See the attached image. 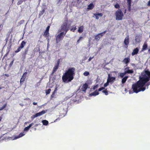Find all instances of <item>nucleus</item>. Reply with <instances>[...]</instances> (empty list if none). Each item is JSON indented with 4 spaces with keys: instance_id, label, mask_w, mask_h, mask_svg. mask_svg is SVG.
Returning a JSON list of instances; mask_svg holds the SVG:
<instances>
[{
    "instance_id": "052dcab7",
    "label": "nucleus",
    "mask_w": 150,
    "mask_h": 150,
    "mask_svg": "<svg viewBox=\"0 0 150 150\" xmlns=\"http://www.w3.org/2000/svg\"><path fill=\"white\" fill-rule=\"evenodd\" d=\"M8 53V52H7L5 55V57L6 56Z\"/></svg>"
},
{
    "instance_id": "6e6d98bb",
    "label": "nucleus",
    "mask_w": 150,
    "mask_h": 150,
    "mask_svg": "<svg viewBox=\"0 0 150 150\" xmlns=\"http://www.w3.org/2000/svg\"><path fill=\"white\" fill-rule=\"evenodd\" d=\"M83 38L82 37V36H80L79 38V39L80 40L82 39Z\"/></svg>"
},
{
    "instance_id": "412c9836",
    "label": "nucleus",
    "mask_w": 150,
    "mask_h": 150,
    "mask_svg": "<svg viewBox=\"0 0 150 150\" xmlns=\"http://www.w3.org/2000/svg\"><path fill=\"white\" fill-rule=\"evenodd\" d=\"M26 44V42L24 41H23L21 43L19 47L22 49L25 45Z\"/></svg>"
},
{
    "instance_id": "ddd939ff",
    "label": "nucleus",
    "mask_w": 150,
    "mask_h": 150,
    "mask_svg": "<svg viewBox=\"0 0 150 150\" xmlns=\"http://www.w3.org/2000/svg\"><path fill=\"white\" fill-rule=\"evenodd\" d=\"M130 60L129 57L125 58L122 61V62L126 64V66L127 65V64L130 62Z\"/></svg>"
},
{
    "instance_id": "1a4fd4ad",
    "label": "nucleus",
    "mask_w": 150,
    "mask_h": 150,
    "mask_svg": "<svg viewBox=\"0 0 150 150\" xmlns=\"http://www.w3.org/2000/svg\"><path fill=\"white\" fill-rule=\"evenodd\" d=\"M59 59L57 61V64L53 68L52 74H53L58 69L59 67Z\"/></svg>"
},
{
    "instance_id": "4468645a",
    "label": "nucleus",
    "mask_w": 150,
    "mask_h": 150,
    "mask_svg": "<svg viewBox=\"0 0 150 150\" xmlns=\"http://www.w3.org/2000/svg\"><path fill=\"white\" fill-rule=\"evenodd\" d=\"M139 50L138 47L134 49L133 51V52L132 53V56H134L137 54L139 52Z\"/></svg>"
},
{
    "instance_id": "0eeeda50",
    "label": "nucleus",
    "mask_w": 150,
    "mask_h": 150,
    "mask_svg": "<svg viewBox=\"0 0 150 150\" xmlns=\"http://www.w3.org/2000/svg\"><path fill=\"white\" fill-rule=\"evenodd\" d=\"M27 74V72H25L23 73L20 81V84L21 85L22 84L23 82L25 81V79L26 78Z\"/></svg>"
},
{
    "instance_id": "8fccbe9b",
    "label": "nucleus",
    "mask_w": 150,
    "mask_h": 150,
    "mask_svg": "<svg viewBox=\"0 0 150 150\" xmlns=\"http://www.w3.org/2000/svg\"><path fill=\"white\" fill-rule=\"evenodd\" d=\"M60 120V118L59 117H58L57 119H56V120L54 121V122H57L58 120Z\"/></svg>"
},
{
    "instance_id": "09e8293b",
    "label": "nucleus",
    "mask_w": 150,
    "mask_h": 150,
    "mask_svg": "<svg viewBox=\"0 0 150 150\" xmlns=\"http://www.w3.org/2000/svg\"><path fill=\"white\" fill-rule=\"evenodd\" d=\"M93 58V57H90L89 59H88V62H90V61L91 59H92Z\"/></svg>"
},
{
    "instance_id": "72a5a7b5",
    "label": "nucleus",
    "mask_w": 150,
    "mask_h": 150,
    "mask_svg": "<svg viewBox=\"0 0 150 150\" xmlns=\"http://www.w3.org/2000/svg\"><path fill=\"white\" fill-rule=\"evenodd\" d=\"M102 92L104 93L105 95H107L108 94V91L107 89H105L103 91H102Z\"/></svg>"
},
{
    "instance_id": "6ab92c4d",
    "label": "nucleus",
    "mask_w": 150,
    "mask_h": 150,
    "mask_svg": "<svg viewBox=\"0 0 150 150\" xmlns=\"http://www.w3.org/2000/svg\"><path fill=\"white\" fill-rule=\"evenodd\" d=\"M33 125V123H32L30 124L27 127H25L24 129V130L25 131H28L30 128Z\"/></svg>"
},
{
    "instance_id": "58836bf2",
    "label": "nucleus",
    "mask_w": 150,
    "mask_h": 150,
    "mask_svg": "<svg viewBox=\"0 0 150 150\" xmlns=\"http://www.w3.org/2000/svg\"><path fill=\"white\" fill-rule=\"evenodd\" d=\"M131 4H128V11H131Z\"/></svg>"
},
{
    "instance_id": "13d9d810",
    "label": "nucleus",
    "mask_w": 150,
    "mask_h": 150,
    "mask_svg": "<svg viewBox=\"0 0 150 150\" xmlns=\"http://www.w3.org/2000/svg\"><path fill=\"white\" fill-rule=\"evenodd\" d=\"M37 103H35V102H34L33 103V104L34 105H37Z\"/></svg>"
},
{
    "instance_id": "0e129e2a",
    "label": "nucleus",
    "mask_w": 150,
    "mask_h": 150,
    "mask_svg": "<svg viewBox=\"0 0 150 150\" xmlns=\"http://www.w3.org/2000/svg\"><path fill=\"white\" fill-rule=\"evenodd\" d=\"M148 52L150 54V49H149Z\"/></svg>"
},
{
    "instance_id": "4d7b16f0",
    "label": "nucleus",
    "mask_w": 150,
    "mask_h": 150,
    "mask_svg": "<svg viewBox=\"0 0 150 150\" xmlns=\"http://www.w3.org/2000/svg\"><path fill=\"white\" fill-rule=\"evenodd\" d=\"M80 40H79V39L77 40V42H76V44H78L79 43V41Z\"/></svg>"
},
{
    "instance_id": "a211bd4d",
    "label": "nucleus",
    "mask_w": 150,
    "mask_h": 150,
    "mask_svg": "<svg viewBox=\"0 0 150 150\" xmlns=\"http://www.w3.org/2000/svg\"><path fill=\"white\" fill-rule=\"evenodd\" d=\"M83 29L84 27L83 25L80 26L78 28V32L80 33H82L83 31Z\"/></svg>"
},
{
    "instance_id": "774afa93",
    "label": "nucleus",
    "mask_w": 150,
    "mask_h": 150,
    "mask_svg": "<svg viewBox=\"0 0 150 150\" xmlns=\"http://www.w3.org/2000/svg\"><path fill=\"white\" fill-rule=\"evenodd\" d=\"M149 38H150V35H149Z\"/></svg>"
},
{
    "instance_id": "f704fd0d",
    "label": "nucleus",
    "mask_w": 150,
    "mask_h": 150,
    "mask_svg": "<svg viewBox=\"0 0 150 150\" xmlns=\"http://www.w3.org/2000/svg\"><path fill=\"white\" fill-rule=\"evenodd\" d=\"M28 52V49H26L25 50L23 54V55H24L25 56V57L26 55L27 54Z\"/></svg>"
},
{
    "instance_id": "f03ea898",
    "label": "nucleus",
    "mask_w": 150,
    "mask_h": 150,
    "mask_svg": "<svg viewBox=\"0 0 150 150\" xmlns=\"http://www.w3.org/2000/svg\"><path fill=\"white\" fill-rule=\"evenodd\" d=\"M75 68L69 67L63 74L62 77V81L65 83L70 82L74 79L75 74Z\"/></svg>"
},
{
    "instance_id": "aec40b11",
    "label": "nucleus",
    "mask_w": 150,
    "mask_h": 150,
    "mask_svg": "<svg viewBox=\"0 0 150 150\" xmlns=\"http://www.w3.org/2000/svg\"><path fill=\"white\" fill-rule=\"evenodd\" d=\"M94 15L96 17V18L97 19H99V17L98 16H100V17H101L103 16V14L100 13H95L94 14Z\"/></svg>"
},
{
    "instance_id": "39448f33",
    "label": "nucleus",
    "mask_w": 150,
    "mask_h": 150,
    "mask_svg": "<svg viewBox=\"0 0 150 150\" xmlns=\"http://www.w3.org/2000/svg\"><path fill=\"white\" fill-rule=\"evenodd\" d=\"M65 34L64 33V32H60L59 34L55 35V40L56 43H58L62 41L63 39Z\"/></svg>"
},
{
    "instance_id": "473e14b6",
    "label": "nucleus",
    "mask_w": 150,
    "mask_h": 150,
    "mask_svg": "<svg viewBox=\"0 0 150 150\" xmlns=\"http://www.w3.org/2000/svg\"><path fill=\"white\" fill-rule=\"evenodd\" d=\"M56 93H57L56 92L54 91L53 92L52 94L51 95V99H52V98H53L54 97V96H55V94Z\"/></svg>"
},
{
    "instance_id": "69168bd1",
    "label": "nucleus",
    "mask_w": 150,
    "mask_h": 150,
    "mask_svg": "<svg viewBox=\"0 0 150 150\" xmlns=\"http://www.w3.org/2000/svg\"><path fill=\"white\" fill-rule=\"evenodd\" d=\"M2 119V117H0V121Z\"/></svg>"
},
{
    "instance_id": "c03bdc74",
    "label": "nucleus",
    "mask_w": 150,
    "mask_h": 150,
    "mask_svg": "<svg viewBox=\"0 0 150 150\" xmlns=\"http://www.w3.org/2000/svg\"><path fill=\"white\" fill-rule=\"evenodd\" d=\"M98 84H97V85H96L95 86H94L93 88V90H95L97 88H98Z\"/></svg>"
},
{
    "instance_id": "4c0bfd02",
    "label": "nucleus",
    "mask_w": 150,
    "mask_h": 150,
    "mask_svg": "<svg viewBox=\"0 0 150 150\" xmlns=\"http://www.w3.org/2000/svg\"><path fill=\"white\" fill-rule=\"evenodd\" d=\"M114 7L116 8L119 9L120 8V6L118 4H117L115 5Z\"/></svg>"
},
{
    "instance_id": "3c124183",
    "label": "nucleus",
    "mask_w": 150,
    "mask_h": 150,
    "mask_svg": "<svg viewBox=\"0 0 150 150\" xmlns=\"http://www.w3.org/2000/svg\"><path fill=\"white\" fill-rule=\"evenodd\" d=\"M46 39H47V41L48 42V44H47V45L49 44V42L50 41V39L48 37L46 38Z\"/></svg>"
},
{
    "instance_id": "37998d69",
    "label": "nucleus",
    "mask_w": 150,
    "mask_h": 150,
    "mask_svg": "<svg viewBox=\"0 0 150 150\" xmlns=\"http://www.w3.org/2000/svg\"><path fill=\"white\" fill-rule=\"evenodd\" d=\"M37 117V116L36 115V114L34 115H32L31 117V118L32 119H34L35 118Z\"/></svg>"
},
{
    "instance_id": "79ce46f5",
    "label": "nucleus",
    "mask_w": 150,
    "mask_h": 150,
    "mask_svg": "<svg viewBox=\"0 0 150 150\" xmlns=\"http://www.w3.org/2000/svg\"><path fill=\"white\" fill-rule=\"evenodd\" d=\"M105 89V87H102L100 88H99L98 89V91H100L103 89Z\"/></svg>"
},
{
    "instance_id": "a19ab883",
    "label": "nucleus",
    "mask_w": 150,
    "mask_h": 150,
    "mask_svg": "<svg viewBox=\"0 0 150 150\" xmlns=\"http://www.w3.org/2000/svg\"><path fill=\"white\" fill-rule=\"evenodd\" d=\"M23 2V1L22 0H19L17 2V4L18 5H20Z\"/></svg>"
},
{
    "instance_id": "603ef678",
    "label": "nucleus",
    "mask_w": 150,
    "mask_h": 150,
    "mask_svg": "<svg viewBox=\"0 0 150 150\" xmlns=\"http://www.w3.org/2000/svg\"><path fill=\"white\" fill-rule=\"evenodd\" d=\"M57 87H56L55 88L54 91L57 92Z\"/></svg>"
},
{
    "instance_id": "864d4df0",
    "label": "nucleus",
    "mask_w": 150,
    "mask_h": 150,
    "mask_svg": "<svg viewBox=\"0 0 150 150\" xmlns=\"http://www.w3.org/2000/svg\"><path fill=\"white\" fill-rule=\"evenodd\" d=\"M147 5L149 6H150V0L148 2Z\"/></svg>"
},
{
    "instance_id": "c85d7f7f",
    "label": "nucleus",
    "mask_w": 150,
    "mask_h": 150,
    "mask_svg": "<svg viewBox=\"0 0 150 150\" xmlns=\"http://www.w3.org/2000/svg\"><path fill=\"white\" fill-rule=\"evenodd\" d=\"M25 135V134L24 132H21V133L20 134H19V135L17 137H16V138H18L20 137H21L23 136H24Z\"/></svg>"
},
{
    "instance_id": "f3484780",
    "label": "nucleus",
    "mask_w": 150,
    "mask_h": 150,
    "mask_svg": "<svg viewBox=\"0 0 150 150\" xmlns=\"http://www.w3.org/2000/svg\"><path fill=\"white\" fill-rule=\"evenodd\" d=\"M128 78V76H125L124 77H123L122 79V81H121L122 83V84L125 83L126 82L127 79Z\"/></svg>"
},
{
    "instance_id": "c9c22d12",
    "label": "nucleus",
    "mask_w": 150,
    "mask_h": 150,
    "mask_svg": "<svg viewBox=\"0 0 150 150\" xmlns=\"http://www.w3.org/2000/svg\"><path fill=\"white\" fill-rule=\"evenodd\" d=\"M6 103L4 104L2 107L0 108V110H2L4 109L6 107Z\"/></svg>"
},
{
    "instance_id": "2f4dec72",
    "label": "nucleus",
    "mask_w": 150,
    "mask_h": 150,
    "mask_svg": "<svg viewBox=\"0 0 150 150\" xmlns=\"http://www.w3.org/2000/svg\"><path fill=\"white\" fill-rule=\"evenodd\" d=\"M51 91V89L50 88L48 89V90H46L45 91V93L47 95L49 94Z\"/></svg>"
},
{
    "instance_id": "a878e982",
    "label": "nucleus",
    "mask_w": 150,
    "mask_h": 150,
    "mask_svg": "<svg viewBox=\"0 0 150 150\" xmlns=\"http://www.w3.org/2000/svg\"><path fill=\"white\" fill-rule=\"evenodd\" d=\"M45 8H43L41 11H40L39 13V16H41L45 13Z\"/></svg>"
},
{
    "instance_id": "bb28decb",
    "label": "nucleus",
    "mask_w": 150,
    "mask_h": 150,
    "mask_svg": "<svg viewBox=\"0 0 150 150\" xmlns=\"http://www.w3.org/2000/svg\"><path fill=\"white\" fill-rule=\"evenodd\" d=\"M99 94V93L98 92L97 90H96L91 93V96H96L98 95Z\"/></svg>"
},
{
    "instance_id": "dca6fc26",
    "label": "nucleus",
    "mask_w": 150,
    "mask_h": 150,
    "mask_svg": "<svg viewBox=\"0 0 150 150\" xmlns=\"http://www.w3.org/2000/svg\"><path fill=\"white\" fill-rule=\"evenodd\" d=\"M46 112L45 110H43L40 112L36 113V115L37 116V117L39 116L44 114Z\"/></svg>"
},
{
    "instance_id": "49530a36",
    "label": "nucleus",
    "mask_w": 150,
    "mask_h": 150,
    "mask_svg": "<svg viewBox=\"0 0 150 150\" xmlns=\"http://www.w3.org/2000/svg\"><path fill=\"white\" fill-rule=\"evenodd\" d=\"M127 1L128 4H131L132 0H127Z\"/></svg>"
},
{
    "instance_id": "4be33fe9",
    "label": "nucleus",
    "mask_w": 150,
    "mask_h": 150,
    "mask_svg": "<svg viewBox=\"0 0 150 150\" xmlns=\"http://www.w3.org/2000/svg\"><path fill=\"white\" fill-rule=\"evenodd\" d=\"M49 35V32L45 30L43 35L46 38H48Z\"/></svg>"
},
{
    "instance_id": "e2e57ef3",
    "label": "nucleus",
    "mask_w": 150,
    "mask_h": 150,
    "mask_svg": "<svg viewBox=\"0 0 150 150\" xmlns=\"http://www.w3.org/2000/svg\"><path fill=\"white\" fill-rule=\"evenodd\" d=\"M5 40H6V42H7V41H8V38H6V39H5Z\"/></svg>"
},
{
    "instance_id": "5701e85b",
    "label": "nucleus",
    "mask_w": 150,
    "mask_h": 150,
    "mask_svg": "<svg viewBox=\"0 0 150 150\" xmlns=\"http://www.w3.org/2000/svg\"><path fill=\"white\" fill-rule=\"evenodd\" d=\"M76 29V26L74 25L72 26V28L70 29V31L74 32L75 31Z\"/></svg>"
},
{
    "instance_id": "7c9ffc66",
    "label": "nucleus",
    "mask_w": 150,
    "mask_h": 150,
    "mask_svg": "<svg viewBox=\"0 0 150 150\" xmlns=\"http://www.w3.org/2000/svg\"><path fill=\"white\" fill-rule=\"evenodd\" d=\"M22 49L20 47H19L15 51V53H17L21 51Z\"/></svg>"
},
{
    "instance_id": "9d476101",
    "label": "nucleus",
    "mask_w": 150,
    "mask_h": 150,
    "mask_svg": "<svg viewBox=\"0 0 150 150\" xmlns=\"http://www.w3.org/2000/svg\"><path fill=\"white\" fill-rule=\"evenodd\" d=\"M129 38L128 35L127 36L124 40V44L126 46V48H127L129 43Z\"/></svg>"
},
{
    "instance_id": "f257e3e1",
    "label": "nucleus",
    "mask_w": 150,
    "mask_h": 150,
    "mask_svg": "<svg viewBox=\"0 0 150 150\" xmlns=\"http://www.w3.org/2000/svg\"><path fill=\"white\" fill-rule=\"evenodd\" d=\"M145 72V73L142 75V77H139V80L132 85V88L135 93H137L141 91H143L145 90L146 88L144 86L150 79V72L146 70Z\"/></svg>"
},
{
    "instance_id": "423d86ee",
    "label": "nucleus",
    "mask_w": 150,
    "mask_h": 150,
    "mask_svg": "<svg viewBox=\"0 0 150 150\" xmlns=\"http://www.w3.org/2000/svg\"><path fill=\"white\" fill-rule=\"evenodd\" d=\"M107 30H105L102 33L98 34V35H96L95 37V39L97 40L98 41L99 40L100 38L102 37V36L104 35L105 33L106 32Z\"/></svg>"
},
{
    "instance_id": "a18cd8bd",
    "label": "nucleus",
    "mask_w": 150,
    "mask_h": 150,
    "mask_svg": "<svg viewBox=\"0 0 150 150\" xmlns=\"http://www.w3.org/2000/svg\"><path fill=\"white\" fill-rule=\"evenodd\" d=\"M50 25H48L47 26V27L46 30H45L49 32V29H50Z\"/></svg>"
},
{
    "instance_id": "bf43d9fd",
    "label": "nucleus",
    "mask_w": 150,
    "mask_h": 150,
    "mask_svg": "<svg viewBox=\"0 0 150 150\" xmlns=\"http://www.w3.org/2000/svg\"><path fill=\"white\" fill-rule=\"evenodd\" d=\"M147 85L148 86H149L150 85V82H148L147 83Z\"/></svg>"
},
{
    "instance_id": "338daca9",
    "label": "nucleus",
    "mask_w": 150,
    "mask_h": 150,
    "mask_svg": "<svg viewBox=\"0 0 150 150\" xmlns=\"http://www.w3.org/2000/svg\"><path fill=\"white\" fill-rule=\"evenodd\" d=\"M38 125V124H36L35 125V126H37Z\"/></svg>"
},
{
    "instance_id": "f8f14e48",
    "label": "nucleus",
    "mask_w": 150,
    "mask_h": 150,
    "mask_svg": "<svg viewBox=\"0 0 150 150\" xmlns=\"http://www.w3.org/2000/svg\"><path fill=\"white\" fill-rule=\"evenodd\" d=\"M88 85L87 83H85L84 84H83L82 86V88H81V90L82 91L85 92L86 89L88 88Z\"/></svg>"
},
{
    "instance_id": "20e7f679",
    "label": "nucleus",
    "mask_w": 150,
    "mask_h": 150,
    "mask_svg": "<svg viewBox=\"0 0 150 150\" xmlns=\"http://www.w3.org/2000/svg\"><path fill=\"white\" fill-rule=\"evenodd\" d=\"M115 15L116 20H121L122 19L124 14L121 9H118L116 11Z\"/></svg>"
},
{
    "instance_id": "ea45409f",
    "label": "nucleus",
    "mask_w": 150,
    "mask_h": 150,
    "mask_svg": "<svg viewBox=\"0 0 150 150\" xmlns=\"http://www.w3.org/2000/svg\"><path fill=\"white\" fill-rule=\"evenodd\" d=\"M109 83L108 82V81L107 80V81L106 83H105L104 84V87L105 88V87H106V86H107L109 85Z\"/></svg>"
},
{
    "instance_id": "b1692460",
    "label": "nucleus",
    "mask_w": 150,
    "mask_h": 150,
    "mask_svg": "<svg viewBox=\"0 0 150 150\" xmlns=\"http://www.w3.org/2000/svg\"><path fill=\"white\" fill-rule=\"evenodd\" d=\"M126 74L125 72L123 73H119L118 74V76L121 78H123L124 77V76Z\"/></svg>"
},
{
    "instance_id": "9b49d317",
    "label": "nucleus",
    "mask_w": 150,
    "mask_h": 150,
    "mask_svg": "<svg viewBox=\"0 0 150 150\" xmlns=\"http://www.w3.org/2000/svg\"><path fill=\"white\" fill-rule=\"evenodd\" d=\"M129 67H127L125 69V72L126 74H132L134 71L132 69H129Z\"/></svg>"
},
{
    "instance_id": "e433bc0d",
    "label": "nucleus",
    "mask_w": 150,
    "mask_h": 150,
    "mask_svg": "<svg viewBox=\"0 0 150 150\" xmlns=\"http://www.w3.org/2000/svg\"><path fill=\"white\" fill-rule=\"evenodd\" d=\"M89 74V72L87 71H86L83 74L86 76H88Z\"/></svg>"
},
{
    "instance_id": "6e6552de",
    "label": "nucleus",
    "mask_w": 150,
    "mask_h": 150,
    "mask_svg": "<svg viewBox=\"0 0 150 150\" xmlns=\"http://www.w3.org/2000/svg\"><path fill=\"white\" fill-rule=\"evenodd\" d=\"M115 80V77H110V74L108 75V78L107 80L109 83H111V84H112Z\"/></svg>"
},
{
    "instance_id": "680f3d73",
    "label": "nucleus",
    "mask_w": 150,
    "mask_h": 150,
    "mask_svg": "<svg viewBox=\"0 0 150 150\" xmlns=\"http://www.w3.org/2000/svg\"><path fill=\"white\" fill-rule=\"evenodd\" d=\"M126 11H127L126 9H125L124 12V13H126Z\"/></svg>"
},
{
    "instance_id": "de8ad7c7",
    "label": "nucleus",
    "mask_w": 150,
    "mask_h": 150,
    "mask_svg": "<svg viewBox=\"0 0 150 150\" xmlns=\"http://www.w3.org/2000/svg\"><path fill=\"white\" fill-rule=\"evenodd\" d=\"M13 61H14V60H12L10 63V64H9V66L10 67H11L12 65V64H13Z\"/></svg>"
},
{
    "instance_id": "cd10ccee",
    "label": "nucleus",
    "mask_w": 150,
    "mask_h": 150,
    "mask_svg": "<svg viewBox=\"0 0 150 150\" xmlns=\"http://www.w3.org/2000/svg\"><path fill=\"white\" fill-rule=\"evenodd\" d=\"M42 122L43 125H47L48 124V121L46 120H43L42 121Z\"/></svg>"
},
{
    "instance_id": "5fc2aeb1",
    "label": "nucleus",
    "mask_w": 150,
    "mask_h": 150,
    "mask_svg": "<svg viewBox=\"0 0 150 150\" xmlns=\"http://www.w3.org/2000/svg\"><path fill=\"white\" fill-rule=\"evenodd\" d=\"M4 75L5 76H7V77H8V76H9V75H8V74H4Z\"/></svg>"
},
{
    "instance_id": "393cba45",
    "label": "nucleus",
    "mask_w": 150,
    "mask_h": 150,
    "mask_svg": "<svg viewBox=\"0 0 150 150\" xmlns=\"http://www.w3.org/2000/svg\"><path fill=\"white\" fill-rule=\"evenodd\" d=\"M94 7V6L92 3L90 4L88 6V9L90 10L93 9Z\"/></svg>"
},
{
    "instance_id": "7ed1b4c3",
    "label": "nucleus",
    "mask_w": 150,
    "mask_h": 150,
    "mask_svg": "<svg viewBox=\"0 0 150 150\" xmlns=\"http://www.w3.org/2000/svg\"><path fill=\"white\" fill-rule=\"evenodd\" d=\"M68 20L67 18H65L61 26L60 29L58 30V32H64V33L66 34L69 30V26L68 25Z\"/></svg>"
},
{
    "instance_id": "2eb2a0df",
    "label": "nucleus",
    "mask_w": 150,
    "mask_h": 150,
    "mask_svg": "<svg viewBox=\"0 0 150 150\" xmlns=\"http://www.w3.org/2000/svg\"><path fill=\"white\" fill-rule=\"evenodd\" d=\"M148 48L147 44L146 42H144L142 46V51H143L146 50Z\"/></svg>"
},
{
    "instance_id": "c756f323",
    "label": "nucleus",
    "mask_w": 150,
    "mask_h": 150,
    "mask_svg": "<svg viewBox=\"0 0 150 150\" xmlns=\"http://www.w3.org/2000/svg\"><path fill=\"white\" fill-rule=\"evenodd\" d=\"M25 22V20H23L20 21L18 22V26H20L21 24H23Z\"/></svg>"
}]
</instances>
